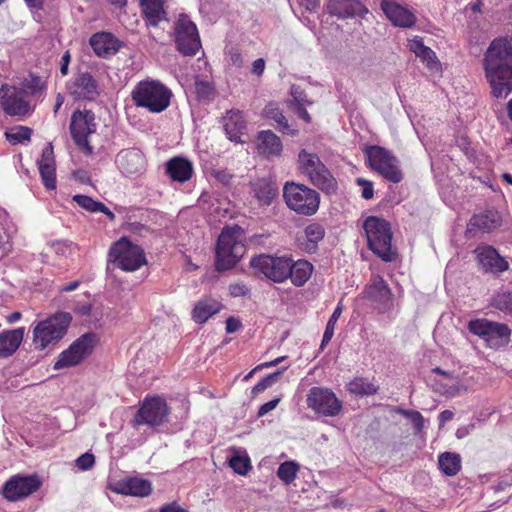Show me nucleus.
Instances as JSON below:
<instances>
[{"label":"nucleus","instance_id":"f257e3e1","mask_svg":"<svg viewBox=\"0 0 512 512\" xmlns=\"http://www.w3.org/2000/svg\"><path fill=\"white\" fill-rule=\"evenodd\" d=\"M485 78L495 98H506L512 93V40L495 38L483 58Z\"/></svg>","mask_w":512,"mask_h":512},{"label":"nucleus","instance_id":"f03ea898","mask_svg":"<svg viewBox=\"0 0 512 512\" xmlns=\"http://www.w3.org/2000/svg\"><path fill=\"white\" fill-rule=\"evenodd\" d=\"M171 97V90L158 80L140 81L131 92L133 103L150 113H161L166 110Z\"/></svg>","mask_w":512,"mask_h":512},{"label":"nucleus","instance_id":"7ed1b4c3","mask_svg":"<svg viewBox=\"0 0 512 512\" xmlns=\"http://www.w3.org/2000/svg\"><path fill=\"white\" fill-rule=\"evenodd\" d=\"M42 94L41 81L37 77L26 80L21 88L3 85L0 90L1 104L4 111L11 116H24L31 110L27 98Z\"/></svg>","mask_w":512,"mask_h":512},{"label":"nucleus","instance_id":"20e7f679","mask_svg":"<svg viewBox=\"0 0 512 512\" xmlns=\"http://www.w3.org/2000/svg\"><path fill=\"white\" fill-rule=\"evenodd\" d=\"M245 251L242 229L237 225L224 228L218 237L216 247V269L224 271L232 268Z\"/></svg>","mask_w":512,"mask_h":512},{"label":"nucleus","instance_id":"39448f33","mask_svg":"<svg viewBox=\"0 0 512 512\" xmlns=\"http://www.w3.org/2000/svg\"><path fill=\"white\" fill-rule=\"evenodd\" d=\"M368 247L385 262L395 259L392 250V231L388 221L377 216H369L363 223Z\"/></svg>","mask_w":512,"mask_h":512},{"label":"nucleus","instance_id":"423d86ee","mask_svg":"<svg viewBox=\"0 0 512 512\" xmlns=\"http://www.w3.org/2000/svg\"><path fill=\"white\" fill-rule=\"evenodd\" d=\"M71 316L58 312L45 320L39 321L33 328V345L37 350H44L59 342L67 332Z\"/></svg>","mask_w":512,"mask_h":512},{"label":"nucleus","instance_id":"0eeeda50","mask_svg":"<svg viewBox=\"0 0 512 512\" xmlns=\"http://www.w3.org/2000/svg\"><path fill=\"white\" fill-rule=\"evenodd\" d=\"M283 197L287 206L297 214L311 216L319 208V194L304 185L287 183L283 189Z\"/></svg>","mask_w":512,"mask_h":512},{"label":"nucleus","instance_id":"6e6552de","mask_svg":"<svg viewBox=\"0 0 512 512\" xmlns=\"http://www.w3.org/2000/svg\"><path fill=\"white\" fill-rule=\"evenodd\" d=\"M364 152L372 170L390 182L399 183L402 180L399 161L390 151L380 146H369Z\"/></svg>","mask_w":512,"mask_h":512},{"label":"nucleus","instance_id":"1a4fd4ad","mask_svg":"<svg viewBox=\"0 0 512 512\" xmlns=\"http://www.w3.org/2000/svg\"><path fill=\"white\" fill-rule=\"evenodd\" d=\"M468 330L483 339L487 346L493 349L507 345L511 336V329L508 325L488 319L469 321Z\"/></svg>","mask_w":512,"mask_h":512},{"label":"nucleus","instance_id":"9d476101","mask_svg":"<svg viewBox=\"0 0 512 512\" xmlns=\"http://www.w3.org/2000/svg\"><path fill=\"white\" fill-rule=\"evenodd\" d=\"M109 256L123 271H135L146 263L145 255L141 247L123 237L111 248Z\"/></svg>","mask_w":512,"mask_h":512},{"label":"nucleus","instance_id":"9b49d317","mask_svg":"<svg viewBox=\"0 0 512 512\" xmlns=\"http://www.w3.org/2000/svg\"><path fill=\"white\" fill-rule=\"evenodd\" d=\"M250 264L257 272L275 283H283L289 278V256L261 254L252 258Z\"/></svg>","mask_w":512,"mask_h":512},{"label":"nucleus","instance_id":"f8f14e48","mask_svg":"<svg viewBox=\"0 0 512 512\" xmlns=\"http://www.w3.org/2000/svg\"><path fill=\"white\" fill-rule=\"evenodd\" d=\"M97 343V336L94 333H86L75 340L68 349L60 353L53 368L60 370L79 364L84 358L92 353Z\"/></svg>","mask_w":512,"mask_h":512},{"label":"nucleus","instance_id":"ddd939ff","mask_svg":"<svg viewBox=\"0 0 512 512\" xmlns=\"http://www.w3.org/2000/svg\"><path fill=\"white\" fill-rule=\"evenodd\" d=\"M97 343V336L94 333H86L75 340L68 349L60 353L53 368L60 370L79 364L84 358L92 353Z\"/></svg>","mask_w":512,"mask_h":512},{"label":"nucleus","instance_id":"4468645a","mask_svg":"<svg viewBox=\"0 0 512 512\" xmlns=\"http://www.w3.org/2000/svg\"><path fill=\"white\" fill-rule=\"evenodd\" d=\"M169 414L166 400L160 396L146 397L137 414L134 422L136 425L159 426L163 424Z\"/></svg>","mask_w":512,"mask_h":512},{"label":"nucleus","instance_id":"2eb2a0df","mask_svg":"<svg viewBox=\"0 0 512 512\" xmlns=\"http://www.w3.org/2000/svg\"><path fill=\"white\" fill-rule=\"evenodd\" d=\"M175 42L178 50L189 56L195 55L201 47L197 27L187 15H180L175 24Z\"/></svg>","mask_w":512,"mask_h":512},{"label":"nucleus","instance_id":"dca6fc26","mask_svg":"<svg viewBox=\"0 0 512 512\" xmlns=\"http://www.w3.org/2000/svg\"><path fill=\"white\" fill-rule=\"evenodd\" d=\"M71 135L76 144L90 155L93 152L87 137L96 131L95 117L91 111H75L71 117Z\"/></svg>","mask_w":512,"mask_h":512},{"label":"nucleus","instance_id":"f3484780","mask_svg":"<svg viewBox=\"0 0 512 512\" xmlns=\"http://www.w3.org/2000/svg\"><path fill=\"white\" fill-rule=\"evenodd\" d=\"M307 406L318 414L336 416L342 408L340 400L327 388L313 387L307 395Z\"/></svg>","mask_w":512,"mask_h":512},{"label":"nucleus","instance_id":"a211bd4d","mask_svg":"<svg viewBox=\"0 0 512 512\" xmlns=\"http://www.w3.org/2000/svg\"><path fill=\"white\" fill-rule=\"evenodd\" d=\"M115 165L124 177H138L146 171V157L140 149L127 148L115 156Z\"/></svg>","mask_w":512,"mask_h":512},{"label":"nucleus","instance_id":"6ab92c4d","mask_svg":"<svg viewBox=\"0 0 512 512\" xmlns=\"http://www.w3.org/2000/svg\"><path fill=\"white\" fill-rule=\"evenodd\" d=\"M365 297L372 301L375 308L385 313L394 306L393 295L387 282L380 276H373L364 291Z\"/></svg>","mask_w":512,"mask_h":512},{"label":"nucleus","instance_id":"aec40b11","mask_svg":"<svg viewBox=\"0 0 512 512\" xmlns=\"http://www.w3.org/2000/svg\"><path fill=\"white\" fill-rule=\"evenodd\" d=\"M429 382L435 392L446 397H455L464 390V385L458 375L438 367L432 369Z\"/></svg>","mask_w":512,"mask_h":512},{"label":"nucleus","instance_id":"412c9836","mask_svg":"<svg viewBox=\"0 0 512 512\" xmlns=\"http://www.w3.org/2000/svg\"><path fill=\"white\" fill-rule=\"evenodd\" d=\"M40 486V481L36 476L11 477L3 486L2 495L8 501H18L35 492Z\"/></svg>","mask_w":512,"mask_h":512},{"label":"nucleus","instance_id":"4be33fe9","mask_svg":"<svg viewBox=\"0 0 512 512\" xmlns=\"http://www.w3.org/2000/svg\"><path fill=\"white\" fill-rule=\"evenodd\" d=\"M75 99L94 100L99 94L97 81L89 73H80L67 86Z\"/></svg>","mask_w":512,"mask_h":512},{"label":"nucleus","instance_id":"5701e85b","mask_svg":"<svg viewBox=\"0 0 512 512\" xmlns=\"http://www.w3.org/2000/svg\"><path fill=\"white\" fill-rule=\"evenodd\" d=\"M380 6L386 17L395 26L409 28L416 22V16L411 10L393 0H382Z\"/></svg>","mask_w":512,"mask_h":512},{"label":"nucleus","instance_id":"b1692460","mask_svg":"<svg viewBox=\"0 0 512 512\" xmlns=\"http://www.w3.org/2000/svg\"><path fill=\"white\" fill-rule=\"evenodd\" d=\"M111 490L120 495L147 497L152 492V484L138 476L128 477L114 483Z\"/></svg>","mask_w":512,"mask_h":512},{"label":"nucleus","instance_id":"393cba45","mask_svg":"<svg viewBox=\"0 0 512 512\" xmlns=\"http://www.w3.org/2000/svg\"><path fill=\"white\" fill-rule=\"evenodd\" d=\"M478 261L487 272L502 273L509 267L508 262L492 246H480L475 249Z\"/></svg>","mask_w":512,"mask_h":512},{"label":"nucleus","instance_id":"a878e982","mask_svg":"<svg viewBox=\"0 0 512 512\" xmlns=\"http://www.w3.org/2000/svg\"><path fill=\"white\" fill-rule=\"evenodd\" d=\"M328 10L339 18H365L369 10L358 0H330Z\"/></svg>","mask_w":512,"mask_h":512},{"label":"nucleus","instance_id":"bb28decb","mask_svg":"<svg viewBox=\"0 0 512 512\" xmlns=\"http://www.w3.org/2000/svg\"><path fill=\"white\" fill-rule=\"evenodd\" d=\"M258 155L270 159L279 157L283 150L281 139L271 130L258 132L256 138Z\"/></svg>","mask_w":512,"mask_h":512},{"label":"nucleus","instance_id":"cd10ccee","mask_svg":"<svg viewBox=\"0 0 512 512\" xmlns=\"http://www.w3.org/2000/svg\"><path fill=\"white\" fill-rule=\"evenodd\" d=\"M90 45L96 55L108 58L118 52L121 43L113 34L100 32L90 38Z\"/></svg>","mask_w":512,"mask_h":512},{"label":"nucleus","instance_id":"c85d7f7f","mask_svg":"<svg viewBox=\"0 0 512 512\" xmlns=\"http://www.w3.org/2000/svg\"><path fill=\"white\" fill-rule=\"evenodd\" d=\"M408 49L421 60L423 64L431 71H438L440 69V62L438 61L435 52L424 45L423 40L419 36H414L408 39Z\"/></svg>","mask_w":512,"mask_h":512},{"label":"nucleus","instance_id":"c756f323","mask_svg":"<svg viewBox=\"0 0 512 512\" xmlns=\"http://www.w3.org/2000/svg\"><path fill=\"white\" fill-rule=\"evenodd\" d=\"M38 166L43 185L48 190H54L56 188V169L53 148L50 144L43 149Z\"/></svg>","mask_w":512,"mask_h":512},{"label":"nucleus","instance_id":"7c9ffc66","mask_svg":"<svg viewBox=\"0 0 512 512\" xmlns=\"http://www.w3.org/2000/svg\"><path fill=\"white\" fill-rule=\"evenodd\" d=\"M223 127L230 141L235 143L243 142L241 138L246 129V122L239 110L227 111L223 117Z\"/></svg>","mask_w":512,"mask_h":512},{"label":"nucleus","instance_id":"2f4dec72","mask_svg":"<svg viewBox=\"0 0 512 512\" xmlns=\"http://www.w3.org/2000/svg\"><path fill=\"white\" fill-rule=\"evenodd\" d=\"M501 225V216L495 210L474 215L468 224V232L488 233Z\"/></svg>","mask_w":512,"mask_h":512},{"label":"nucleus","instance_id":"473e14b6","mask_svg":"<svg viewBox=\"0 0 512 512\" xmlns=\"http://www.w3.org/2000/svg\"><path fill=\"white\" fill-rule=\"evenodd\" d=\"M193 172V164L187 158L177 156L166 163V173L173 181L185 183L192 178Z\"/></svg>","mask_w":512,"mask_h":512},{"label":"nucleus","instance_id":"72a5a7b5","mask_svg":"<svg viewBox=\"0 0 512 512\" xmlns=\"http://www.w3.org/2000/svg\"><path fill=\"white\" fill-rule=\"evenodd\" d=\"M25 328L20 327L0 333V358L12 356L24 338Z\"/></svg>","mask_w":512,"mask_h":512},{"label":"nucleus","instance_id":"f704fd0d","mask_svg":"<svg viewBox=\"0 0 512 512\" xmlns=\"http://www.w3.org/2000/svg\"><path fill=\"white\" fill-rule=\"evenodd\" d=\"M325 229L319 223H311L298 235L299 245L308 253L316 250L317 244L324 238Z\"/></svg>","mask_w":512,"mask_h":512},{"label":"nucleus","instance_id":"c9c22d12","mask_svg":"<svg viewBox=\"0 0 512 512\" xmlns=\"http://www.w3.org/2000/svg\"><path fill=\"white\" fill-rule=\"evenodd\" d=\"M289 278L296 287L303 286L311 277L313 265L307 260L299 259L294 261L290 257Z\"/></svg>","mask_w":512,"mask_h":512},{"label":"nucleus","instance_id":"e433bc0d","mask_svg":"<svg viewBox=\"0 0 512 512\" xmlns=\"http://www.w3.org/2000/svg\"><path fill=\"white\" fill-rule=\"evenodd\" d=\"M166 0H140V6L146 22L157 26L166 19L164 3Z\"/></svg>","mask_w":512,"mask_h":512},{"label":"nucleus","instance_id":"4c0bfd02","mask_svg":"<svg viewBox=\"0 0 512 512\" xmlns=\"http://www.w3.org/2000/svg\"><path fill=\"white\" fill-rule=\"evenodd\" d=\"M221 304L214 299H203L197 302L193 311L192 318L198 324L205 323L211 316L218 313Z\"/></svg>","mask_w":512,"mask_h":512},{"label":"nucleus","instance_id":"58836bf2","mask_svg":"<svg viewBox=\"0 0 512 512\" xmlns=\"http://www.w3.org/2000/svg\"><path fill=\"white\" fill-rule=\"evenodd\" d=\"M308 177L313 185L326 193H332L336 189V180L325 165L312 172Z\"/></svg>","mask_w":512,"mask_h":512},{"label":"nucleus","instance_id":"ea45409f","mask_svg":"<svg viewBox=\"0 0 512 512\" xmlns=\"http://www.w3.org/2000/svg\"><path fill=\"white\" fill-rule=\"evenodd\" d=\"M263 115L268 119L274 120L278 125L279 131L282 133L291 136H295L297 134L298 131L289 125L287 119L276 103L267 104L263 110Z\"/></svg>","mask_w":512,"mask_h":512},{"label":"nucleus","instance_id":"a19ab883","mask_svg":"<svg viewBox=\"0 0 512 512\" xmlns=\"http://www.w3.org/2000/svg\"><path fill=\"white\" fill-rule=\"evenodd\" d=\"M232 455L230 456L228 463L233 471L239 475H246L251 469V461L244 449L234 448L231 450Z\"/></svg>","mask_w":512,"mask_h":512},{"label":"nucleus","instance_id":"79ce46f5","mask_svg":"<svg viewBox=\"0 0 512 512\" xmlns=\"http://www.w3.org/2000/svg\"><path fill=\"white\" fill-rule=\"evenodd\" d=\"M438 466L446 476H454L461 469V457L455 452H444L438 457Z\"/></svg>","mask_w":512,"mask_h":512},{"label":"nucleus","instance_id":"37998d69","mask_svg":"<svg viewBox=\"0 0 512 512\" xmlns=\"http://www.w3.org/2000/svg\"><path fill=\"white\" fill-rule=\"evenodd\" d=\"M254 193L262 205H270L276 197L278 189L271 181L261 179L254 184Z\"/></svg>","mask_w":512,"mask_h":512},{"label":"nucleus","instance_id":"c03bdc74","mask_svg":"<svg viewBox=\"0 0 512 512\" xmlns=\"http://www.w3.org/2000/svg\"><path fill=\"white\" fill-rule=\"evenodd\" d=\"M299 167L307 176L312 172L321 168L324 164L315 153H309L305 149L301 150L298 155Z\"/></svg>","mask_w":512,"mask_h":512},{"label":"nucleus","instance_id":"a18cd8bd","mask_svg":"<svg viewBox=\"0 0 512 512\" xmlns=\"http://www.w3.org/2000/svg\"><path fill=\"white\" fill-rule=\"evenodd\" d=\"M73 200L83 209L89 212H102L109 218L113 219L114 214L101 202L93 200L91 197L86 195H75Z\"/></svg>","mask_w":512,"mask_h":512},{"label":"nucleus","instance_id":"49530a36","mask_svg":"<svg viewBox=\"0 0 512 512\" xmlns=\"http://www.w3.org/2000/svg\"><path fill=\"white\" fill-rule=\"evenodd\" d=\"M491 306L512 316V291L501 290L495 293L491 300Z\"/></svg>","mask_w":512,"mask_h":512},{"label":"nucleus","instance_id":"de8ad7c7","mask_svg":"<svg viewBox=\"0 0 512 512\" xmlns=\"http://www.w3.org/2000/svg\"><path fill=\"white\" fill-rule=\"evenodd\" d=\"M342 311H343V306H342V303L339 302L337 304V306L335 307L332 315L330 316V318H329V320L327 322V325H326V328H325V331H324V334H323V338H322V341H321V348L322 349L332 339V337L334 335V331H335V327H336L337 321L340 318V316L342 314Z\"/></svg>","mask_w":512,"mask_h":512},{"label":"nucleus","instance_id":"09e8293b","mask_svg":"<svg viewBox=\"0 0 512 512\" xmlns=\"http://www.w3.org/2000/svg\"><path fill=\"white\" fill-rule=\"evenodd\" d=\"M32 135V130L26 126H15L5 132V137L8 142L13 145L29 141Z\"/></svg>","mask_w":512,"mask_h":512},{"label":"nucleus","instance_id":"8fccbe9b","mask_svg":"<svg viewBox=\"0 0 512 512\" xmlns=\"http://www.w3.org/2000/svg\"><path fill=\"white\" fill-rule=\"evenodd\" d=\"M297 472L298 465L293 461H286L280 464L277 470V476L285 484H290L295 480Z\"/></svg>","mask_w":512,"mask_h":512},{"label":"nucleus","instance_id":"3c124183","mask_svg":"<svg viewBox=\"0 0 512 512\" xmlns=\"http://www.w3.org/2000/svg\"><path fill=\"white\" fill-rule=\"evenodd\" d=\"M349 390L360 395H372L376 393V386L363 378H357L349 383Z\"/></svg>","mask_w":512,"mask_h":512},{"label":"nucleus","instance_id":"603ef678","mask_svg":"<svg viewBox=\"0 0 512 512\" xmlns=\"http://www.w3.org/2000/svg\"><path fill=\"white\" fill-rule=\"evenodd\" d=\"M288 366L283 367L281 370H278L272 374L267 375L266 377L262 378L254 387H253V393L258 394L263 391H265L267 388L271 387L274 383L277 382L280 375L283 373L284 370H286Z\"/></svg>","mask_w":512,"mask_h":512},{"label":"nucleus","instance_id":"864d4df0","mask_svg":"<svg viewBox=\"0 0 512 512\" xmlns=\"http://www.w3.org/2000/svg\"><path fill=\"white\" fill-rule=\"evenodd\" d=\"M396 412L407 418L414 426L417 432H420L424 427V418L422 414L416 410L398 408Z\"/></svg>","mask_w":512,"mask_h":512},{"label":"nucleus","instance_id":"5fc2aeb1","mask_svg":"<svg viewBox=\"0 0 512 512\" xmlns=\"http://www.w3.org/2000/svg\"><path fill=\"white\" fill-rule=\"evenodd\" d=\"M291 96H292V100L289 101V104L292 108H297V107H302V106L312 104V102L306 98L305 93L297 86L291 87Z\"/></svg>","mask_w":512,"mask_h":512},{"label":"nucleus","instance_id":"6e6d98bb","mask_svg":"<svg viewBox=\"0 0 512 512\" xmlns=\"http://www.w3.org/2000/svg\"><path fill=\"white\" fill-rule=\"evenodd\" d=\"M356 183L358 186H360L362 188L361 196L364 199L369 200L373 197L374 188H373V183L371 181H368L364 178H357Z\"/></svg>","mask_w":512,"mask_h":512},{"label":"nucleus","instance_id":"4d7b16f0","mask_svg":"<svg viewBox=\"0 0 512 512\" xmlns=\"http://www.w3.org/2000/svg\"><path fill=\"white\" fill-rule=\"evenodd\" d=\"M226 60L229 64L238 68L242 67L244 63L241 53L236 48H231L227 51Z\"/></svg>","mask_w":512,"mask_h":512},{"label":"nucleus","instance_id":"13d9d810","mask_svg":"<svg viewBox=\"0 0 512 512\" xmlns=\"http://www.w3.org/2000/svg\"><path fill=\"white\" fill-rule=\"evenodd\" d=\"M76 466L83 471L90 469L95 462L93 454L84 453L76 459Z\"/></svg>","mask_w":512,"mask_h":512},{"label":"nucleus","instance_id":"bf43d9fd","mask_svg":"<svg viewBox=\"0 0 512 512\" xmlns=\"http://www.w3.org/2000/svg\"><path fill=\"white\" fill-rule=\"evenodd\" d=\"M229 292L233 297H241L247 295L249 289L242 283H234L229 286Z\"/></svg>","mask_w":512,"mask_h":512},{"label":"nucleus","instance_id":"052dcab7","mask_svg":"<svg viewBox=\"0 0 512 512\" xmlns=\"http://www.w3.org/2000/svg\"><path fill=\"white\" fill-rule=\"evenodd\" d=\"M280 402V398H274L260 406L258 416L263 417L270 411L274 410Z\"/></svg>","mask_w":512,"mask_h":512},{"label":"nucleus","instance_id":"680f3d73","mask_svg":"<svg viewBox=\"0 0 512 512\" xmlns=\"http://www.w3.org/2000/svg\"><path fill=\"white\" fill-rule=\"evenodd\" d=\"M159 512H189L176 502H171L160 507Z\"/></svg>","mask_w":512,"mask_h":512},{"label":"nucleus","instance_id":"e2e57ef3","mask_svg":"<svg viewBox=\"0 0 512 512\" xmlns=\"http://www.w3.org/2000/svg\"><path fill=\"white\" fill-rule=\"evenodd\" d=\"M265 70V60L263 58L256 59L252 64V73L261 76Z\"/></svg>","mask_w":512,"mask_h":512},{"label":"nucleus","instance_id":"0e129e2a","mask_svg":"<svg viewBox=\"0 0 512 512\" xmlns=\"http://www.w3.org/2000/svg\"><path fill=\"white\" fill-rule=\"evenodd\" d=\"M241 326V323L239 320L233 317H229L226 320V331L227 333H234L236 332Z\"/></svg>","mask_w":512,"mask_h":512},{"label":"nucleus","instance_id":"69168bd1","mask_svg":"<svg viewBox=\"0 0 512 512\" xmlns=\"http://www.w3.org/2000/svg\"><path fill=\"white\" fill-rule=\"evenodd\" d=\"M197 92L201 95H209L212 92V88L208 82H197Z\"/></svg>","mask_w":512,"mask_h":512},{"label":"nucleus","instance_id":"338daca9","mask_svg":"<svg viewBox=\"0 0 512 512\" xmlns=\"http://www.w3.org/2000/svg\"><path fill=\"white\" fill-rule=\"evenodd\" d=\"M453 412L450 410H444L439 415V425L444 426L447 422L453 419Z\"/></svg>","mask_w":512,"mask_h":512},{"label":"nucleus","instance_id":"774afa93","mask_svg":"<svg viewBox=\"0 0 512 512\" xmlns=\"http://www.w3.org/2000/svg\"><path fill=\"white\" fill-rule=\"evenodd\" d=\"M295 113L299 118L303 119L305 122L309 123L311 121L310 115L307 112L305 106L293 108Z\"/></svg>","mask_w":512,"mask_h":512}]
</instances>
